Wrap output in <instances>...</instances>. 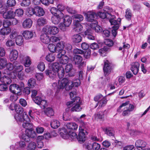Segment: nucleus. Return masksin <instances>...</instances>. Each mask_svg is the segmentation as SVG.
<instances>
[{
    "label": "nucleus",
    "mask_w": 150,
    "mask_h": 150,
    "mask_svg": "<svg viewBox=\"0 0 150 150\" xmlns=\"http://www.w3.org/2000/svg\"><path fill=\"white\" fill-rule=\"evenodd\" d=\"M146 145V142L142 140H137L135 143V146L137 148H139L142 149H144Z\"/></svg>",
    "instance_id": "17"
},
{
    "label": "nucleus",
    "mask_w": 150,
    "mask_h": 150,
    "mask_svg": "<svg viewBox=\"0 0 150 150\" xmlns=\"http://www.w3.org/2000/svg\"><path fill=\"white\" fill-rule=\"evenodd\" d=\"M69 58L67 56H63L60 60L61 64H64L68 62Z\"/></svg>",
    "instance_id": "53"
},
{
    "label": "nucleus",
    "mask_w": 150,
    "mask_h": 150,
    "mask_svg": "<svg viewBox=\"0 0 150 150\" xmlns=\"http://www.w3.org/2000/svg\"><path fill=\"white\" fill-rule=\"evenodd\" d=\"M83 59L81 56L75 55L74 56L73 59V62L76 65H79V66H82L83 62L82 63Z\"/></svg>",
    "instance_id": "16"
},
{
    "label": "nucleus",
    "mask_w": 150,
    "mask_h": 150,
    "mask_svg": "<svg viewBox=\"0 0 150 150\" xmlns=\"http://www.w3.org/2000/svg\"><path fill=\"white\" fill-rule=\"evenodd\" d=\"M72 82L69 80L67 79L64 78L62 80H59L58 84L57 83H53L52 86L56 89L55 95H57L60 91V89L65 88L67 91H69L72 88Z\"/></svg>",
    "instance_id": "1"
},
{
    "label": "nucleus",
    "mask_w": 150,
    "mask_h": 150,
    "mask_svg": "<svg viewBox=\"0 0 150 150\" xmlns=\"http://www.w3.org/2000/svg\"><path fill=\"white\" fill-rule=\"evenodd\" d=\"M103 12H99L97 14V16H98L104 19L105 18L108 19L110 18V17L112 16V18L115 17V15H113L114 11L111 8L108 6H105L104 8Z\"/></svg>",
    "instance_id": "4"
},
{
    "label": "nucleus",
    "mask_w": 150,
    "mask_h": 150,
    "mask_svg": "<svg viewBox=\"0 0 150 150\" xmlns=\"http://www.w3.org/2000/svg\"><path fill=\"white\" fill-rule=\"evenodd\" d=\"M42 98L39 96L35 97L33 99L35 103L39 105L40 103V102Z\"/></svg>",
    "instance_id": "61"
},
{
    "label": "nucleus",
    "mask_w": 150,
    "mask_h": 150,
    "mask_svg": "<svg viewBox=\"0 0 150 150\" xmlns=\"http://www.w3.org/2000/svg\"><path fill=\"white\" fill-rule=\"evenodd\" d=\"M139 65V63L137 62H135L132 64L131 70L134 75L137 74L138 73Z\"/></svg>",
    "instance_id": "19"
},
{
    "label": "nucleus",
    "mask_w": 150,
    "mask_h": 150,
    "mask_svg": "<svg viewBox=\"0 0 150 150\" xmlns=\"http://www.w3.org/2000/svg\"><path fill=\"white\" fill-rule=\"evenodd\" d=\"M22 35L25 39H29L33 37V33L32 31L25 30L23 32Z\"/></svg>",
    "instance_id": "25"
},
{
    "label": "nucleus",
    "mask_w": 150,
    "mask_h": 150,
    "mask_svg": "<svg viewBox=\"0 0 150 150\" xmlns=\"http://www.w3.org/2000/svg\"><path fill=\"white\" fill-rule=\"evenodd\" d=\"M90 27L97 32L100 33L102 31V28L100 26L94 23H91L90 24Z\"/></svg>",
    "instance_id": "27"
},
{
    "label": "nucleus",
    "mask_w": 150,
    "mask_h": 150,
    "mask_svg": "<svg viewBox=\"0 0 150 150\" xmlns=\"http://www.w3.org/2000/svg\"><path fill=\"white\" fill-rule=\"evenodd\" d=\"M15 44L14 41L11 39H8L6 43V45L8 47L14 46Z\"/></svg>",
    "instance_id": "55"
},
{
    "label": "nucleus",
    "mask_w": 150,
    "mask_h": 150,
    "mask_svg": "<svg viewBox=\"0 0 150 150\" xmlns=\"http://www.w3.org/2000/svg\"><path fill=\"white\" fill-rule=\"evenodd\" d=\"M125 16L126 18L128 20L131 19L132 16V13L131 11L129 9H127L125 12Z\"/></svg>",
    "instance_id": "49"
},
{
    "label": "nucleus",
    "mask_w": 150,
    "mask_h": 150,
    "mask_svg": "<svg viewBox=\"0 0 150 150\" xmlns=\"http://www.w3.org/2000/svg\"><path fill=\"white\" fill-rule=\"evenodd\" d=\"M18 99V96L16 93H13L10 96V100L12 101H16Z\"/></svg>",
    "instance_id": "64"
},
{
    "label": "nucleus",
    "mask_w": 150,
    "mask_h": 150,
    "mask_svg": "<svg viewBox=\"0 0 150 150\" xmlns=\"http://www.w3.org/2000/svg\"><path fill=\"white\" fill-rule=\"evenodd\" d=\"M36 13L35 14L37 16H43L45 13L43 9L41 7L37 6L35 8Z\"/></svg>",
    "instance_id": "30"
},
{
    "label": "nucleus",
    "mask_w": 150,
    "mask_h": 150,
    "mask_svg": "<svg viewBox=\"0 0 150 150\" xmlns=\"http://www.w3.org/2000/svg\"><path fill=\"white\" fill-rule=\"evenodd\" d=\"M58 73V76L59 79L62 78L64 75V70L63 67H61L60 69L57 72Z\"/></svg>",
    "instance_id": "50"
},
{
    "label": "nucleus",
    "mask_w": 150,
    "mask_h": 150,
    "mask_svg": "<svg viewBox=\"0 0 150 150\" xmlns=\"http://www.w3.org/2000/svg\"><path fill=\"white\" fill-rule=\"evenodd\" d=\"M85 116V115L83 114L78 119V121L80 123L79 128V133L77 138L78 141L80 142H83L85 141L86 135L88 133L86 130L87 127V124L81 120Z\"/></svg>",
    "instance_id": "2"
},
{
    "label": "nucleus",
    "mask_w": 150,
    "mask_h": 150,
    "mask_svg": "<svg viewBox=\"0 0 150 150\" xmlns=\"http://www.w3.org/2000/svg\"><path fill=\"white\" fill-rule=\"evenodd\" d=\"M46 75L50 78H54L57 74V72L52 70H48L45 71Z\"/></svg>",
    "instance_id": "31"
},
{
    "label": "nucleus",
    "mask_w": 150,
    "mask_h": 150,
    "mask_svg": "<svg viewBox=\"0 0 150 150\" xmlns=\"http://www.w3.org/2000/svg\"><path fill=\"white\" fill-rule=\"evenodd\" d=\"M0 31L3 35H6L8 34L11 32V28L9 27H4L1 28Z\"/></svg>",
    "instance_id": "33"
},
{
    "label": "nucleus",
    "mask_w": 150,
    "mask_h": 150,
    "mask_svg": "<svg viewBox=\"0 0 150 150\" xmlns=\"http://www.w3.org/2000/svg\"><path fill=\"white\" fill-rule=\"evenodd\" d=\"M9 89L12 93H18L20 91L18 85L16 84H13L10 85Z\"/></svg>",
    "instance_id": "20"
},
{
    "label": "nucleus",
    "mask_w": 150,
    "mask_h": 150,
    "mask_svg": "<svg viewBox=\"0 0 150 150\" xmlns=\"http://www.w3.org/2000/svg\"><path fill=\"white\" fill-rule=\"evenodd\" d=\"M21 138L25 141L28 142L30 141V138L25 132L21 136Z\"/></svg>",
    "instance_id": "52"
},
{
    "label": "nucleus",
    "mask_w": 150,
    "mask_h": 150,
    "mask_svg": "<svg viewBox=\"0 0 150 150\" xmlns=\"http://www.w3.org/2000/svg\"><path fill=\"white\" fill-rule=\"evenodd\" d=\"M106 133L109 136H114V132L113 129L111 128L107 129H106Z\"/></svg>",
    "instance_id": "63"
},
{
    "label": "nucleus",
    "mask_w": 150,
    "mask_h": 150,
    "mask_svg": "<svg viewBox=\"0 0 150 150\" xmlns=\"http://www.w3.org/2000/svg\"><path fill=\"white\" fill-rule=\"evenodd\" d=\"M33 23L32 20L30 18L26 19L23 22L22 25L24 28H30Z\"/></svg>",
    "instance_id": "24"
},
{
    "label": "nucleus",
    "mask_w": 150,
    "mask_h": 150,
    "mask_svg": "<svg viewBox=\"0 0 150 150\" xmlns=\"http://www.w3.org/2000/svg\"><path fill=\"white\" fill-rule=\"evenodd\" d=\"M45 113L48 117L52 116L54 114L53 109L50 108H48L45 110Z\"/></svg>",
    "instance_id": "41"
},
{
    "label": "nucleus",
    "mask_w": 150,
    "mask_h": 150,
    "mask_svg": "<svg viewBox=\"0 0 150 150\" xmlns=\"http://www.w3.org/2000/svg\"><path fill=\"white\" fill-rule=\"evenodd\" d=\"M74 105H75L71 109V112H79L80 111L82 108L80 106L81 102L80 101V97H77L74 101Z\"/></svg>",
    "instance_id": "10"
},
{
    "label": "nucleus",
    "mask_w": 150,
    "mask_h": 150,
    "mask_svg": "<svg viewBox=\"0 0 150 150\" xmlns=\"http://www.w3.org/2000/svg\"><path fill=\"white\" fill-rule=\"evenodd\" d=\"M73 20L75 21L79 22L82 21L83 19V17L81 14H74L72 16Z\"/></svg>",
    "instance_id": "32"
},
{
    "label": "nucleus",
    "mask_w": 150,
    "mask_h": 150,
    "mask_svg": "<svg viewBox=\"0 0 150 150\" xmlns=\"http://www.w3.org/2000/svg\"><path fill=\"white\" fill-rule=\"evenodd\" d=\"M25 132L28 135L30 138L34 139L36 137V134L32 128L29 129H25Z\"/></svg>",
    "instance_id": "21"
},
{
    "label": "nucleus",
    "mask_w": 150,
    "mask_h": 150,
    "mask_svg": "<svg viewBox=\"0 0 150 150\" xmlns=\"http://www.w3.org/2000/svg\"><path fill=\"white\" fill-rule=\"evenodd\" d=\"M62 19H63V23H60L59 27L62 30L64 31L66 30V27H69L71 23L72 19L69 16L64 15V14Z\"/></svg>",
    "instance_id": "7"
},
{
    "label": "nucleus",
    "mask_w": 150,
    "mask_h": 150,
    "mask_svg": "<svg viewBox=\"0 0 150 150\" xmlns=\"http://www.w3.org/2000/svg\"><path fill=\"white\" fill-rule=\"evenodd\" d=\"M14 68L15 69V72H13L12 73H13L14 76H15L17 74V73L18 72H21V71L23 69V67L22 66L19 65L18 66H14Z\"/></svg>",
    "instance_id": "37"
},
{
    "label": "nucleus",
    "mask_w": 150,
    "mask_h": 150,
    "mask_svg": "<svg viewBox=\"0 0 150 150\" xmlns=\"http://www.w3.org/2000/svg\"><path fill=\"white\" fill-rule=\"evenodd\" d=\"M94 100L95 101L98 102L96 105V107L99 105L98 108H99L104 106L107 102L106 98L100 94L96 96L94 98Z\"/></svg>",
    "instance_id": "8"
},
{
    "label": "nucleus",
    "mask_w": 150,
    "mask_h": 150,
    "mask_svg": "<svg viewBox=\"0 0 150 150\" xmlns=\"http://www.w3.org/2000/svg\"><path fill=\"white\" fill-rule=\"evenodd\" d=\"M65 43L63 41H61L58 42L56 45V47L58 52L63 49L64 47Z\"/></svg>",
    "instance_id": "36"
},
{
    "label": "nucleus",
    "mask_w": 150,
    "mask_h": 150,
    "mask_svg": "<svg viewBox=\"0 0 150 150\" xmlns=\"http://www.w3.org/2000/svg\"><path fill=\"white\" fill-rule=\"evenodd\" d=\"M15 15L19 17H21L23 15L24 11L21 8H18L16 9L15 12Z\"/></svg>",
    "instance_id": "48"
},
{
    "label": "nucleus",
    "mask_w": 150,
    "mask_h": 150,
    "mask_svg": "<svg viewBox=\"0 0 150 150\" xmlns=\"http://www.w3.org/2000/svg\"><path fill=\"white\" fill-rule=\"evenodd\" d=\"M28 86L31 88H33L36 85L35 80L34 79H30L28 81Z\"/></svg>",
    "instance_id": "44"
},
{
    "label": "nucleus",
    "mask_w": 150,
    "mask_h": 150,
    "mask_svg": "<svg viewBox=\"0 0 150 150\" xmlns=\"http://www.w3.org/2000/svg\"><path fill=\"white\" fill-rule=\"evenodd\" d=\"M112 16L110 17V18H109V21L111 25H113V26L112 27L115 28V29H118L119 28L120 24V23L121 20L120 19L117 21L115 20L114 19L115 18V17L112 18Z\"/></svg>",
    "instance_id": "14"
},
{
    "label": "nucleus",
    "mask_w": 150,
    "mask_h": 150,
    "mask_svg": "<svg viewBox=\"0 0 150 150\" xmlns=\"http://www.w3.org/2000/svg\"><path fill=\"white\" fill-rule=\"evenodd\" d=\"M47 21L46 19L43 18H39L37 21V23L39 25H43L47 23Z\"/></svg>",
    "instance_id": "47"
},
{
    "label": "nucleus",
    "mask_w": 150,
    "mask_h": 150,
    "mask_svg": "<svg viewBox=\"0 0 150 150\" xmlns=\"http://www.w3.org/2000/svg\"><path fill=\"white\" fill-rule=\"evenodd\" d=\"M37 67L41 71H44L45 68L44 63L43 62H40L38 65Z\"/></svg>",
    "instance_id": "56"
},
{
    "label": "nucleus",
    "mask_w": 150,
    "mask_h": 150,
    "mask_svg": "<svg viewBox=\"0 0 150 150\" xmlns=\"http://www.w3.org/2000/svg\"><path fill=\"white\" fill-rule=\"evenodd\" d=\"M18 56V52L15 49H13L10 52L9 55V58L11 61L15 60Z\"/></svg>",
    "instance_id": "15"
},
{
    "label": "nucleus",
    "mask_w": 150,
    "mask_h": 150,
    "mask_svg": "<svg viewBox=\"0 0 150 150\" xmlns=\"http://www.w3.org/2000/svg\"><path fill=\"white\" fill-rule=\"evenodd\" d=\"M47 101L44 100L42 99L40 104L41 108L42 109H44L47 105Z\"/></svg>",
    "instance_id": "58"
},
{
    "label": "nucleus",
    "mask_w": 150,
    "mask_h": 150,
    "mask_svg": "<svg viewBox=\"0 0 150 150\" xmlns=\"http://www.w3.org/2000/svg\"><path fill=\"white\" fill-rule=\"evenodd\" d=\"M16 4L15 0H8L6 4H4V5H6L8 7V8L9 7H12L15 6Z\"/></svg>",
    "instance_id": "46"
},
{
    "label": "nucleus",
    "mask_w": 150,
    "mask_h": 150,
    "mask_svg": "<svg viewBox=\"0 0 150 150\" xmlns=\"http://www.w3.org/2000/svg\"><path fill=\"white\" fill-rule=\"evenodd\" d=\"M55 59V56L52 54H49L47 55L45 57L46 60L49 62H52L54 61Z\"/></svg>",
    "instance_id": "40"
},
{
    "label": "nucleus",
    "mask_w": 150,
    "mask_h": 150,
    "mask_svg": "<svg viewBox=\"0 0 150 150\" xmlns=\"http://www.w3.org/2000/svg\"><path fill=\"white\" fill-rule=\"evenodd\" d=\"M23 41V39L22 36H18L16 37V42L17 45H21L22 44Z\"/></svg>",
    "instance_id": "42"
},
{
    "label": "nucleus",
    "mask_w": 150,
    "mask_h": 150,
    "mask_svg": "<svg viewBox=\"0 0 150 150\" xmlns=\"http://www.w3.org/2000/svg\"><path fill=\"white\" fill-rule=\"evenodd\" d=\"M111 64L107 60H104V64L103 70L105 76H107L110 74L111 70Z\"/></svg>",
    "instance_id": "11"
},
{
    "label": "nucleus",
    "mask_w": 150,
    "mask_h": 150,
    "mask_svg": "<svg viewBox=\"0 0 150 150\" xmlns=\"http://www.w3.org/2000/svg\"><path fill=\"white\" fill-rule=\"evenodd\" d=\"M71 40L74 44L78 43L81 41L82 37L79 34H75L72 36Z\"/></svg>",
    "instance_id": "23"
},
{
    "label": "nucleus",
    "mask_w": 150,
    "mask_h": 150,
    "mask_svg": "<svg viewBox=\"0 0 150 150\" xmlns=\"http://www.w3.org/2000/svg\"><path fill=\"white\" fill-rule=\"evenodd\" d=\"M59 31L58 28L55 26L47 25L42 29L43 33H46L49 34L55 35Z\"/></svg>",
    "instance_id": "9"
},
{
    "label": "nucleus",
    "mask_w": 150,
    "mask_h": 150,
    "mask_svg": "<svg viewBox=\"0 0 150 150\" xmlns=\"http://www.w3.org/2000/svg\"><path fill=\"white\" fill-rule=\"evenodd\" d=\"M63 16V13L62 12L57 15H54L51 18L52 22L55 24H57L61 21V19Z\"/></svg>",
    "instance_id": "13"
},
{
    "label": "nucleus",
    "mask_w": 150,
    "mask_h": 150,
    "mask_svg": "<svg viewBox=\"0 0 150 150\" xmlns=\"http://www.w3.org/2000/svg\"><path fill=\"white\" fill-rule=\"evenodd\" d=\"M31 64L30 59V57L27 56L25 57V62L24 65L26 67H28L30 66Z\"/></svg>",
    "instance_id": "54"
},
{
    "label": "nucleus",
    "mask_w": 150,
    "mask_h": 150,
    "mask_svg": "<svg viewBox=\"0 0 150 150\" xmlns=\"http://www.w3.org/2000/svg\"><path fill=\"white\" fill-rule=\"evenodd\" d=\"M85 37L90 40H94L95 39V37L93 35L91 32H90V30H87L84 32Z\"/></svg>",
    "instance_id": "35"
},
{
    "label": "nucleus",
    "mask_w": 150,
    "mask_h": 150,
    "mask_svg": "<svg viewBox=\"0 0 150 150\" xmlns=\"http://www.w3.org/2000/svg\"><path fill=\"white\" fill-rule=\"evenodd\" d=\"M20 119L16 120L18 124H20L21 123H23L22 125L23 127L25 129H29L32 128V124L30 122V120L26 112H24L21 115V117H20Z\"/></svg>",
    "instance_id": "3"
},
{
    "label": "nucleus",
    "mask_w": 150,
    "mask_h": 150,
    "mask_svg": "<svg viewBox=\"0 0 150 150\" xmlns=\"http://www.w3.org/2000/svg\"><path fill=\"white\" fill-rule=\"evenodd\" d=\"M36 145L34 142H30L28 145V148L29 150H33L36 147Z\"/></svg>",
    "instance_id": "57"
},
{
    "label": "nucleus",
    "mask_w": 150,
    "mask_h": 150,
    "mask_svg": "<svg viewBox=\"0 0 150 150\" xmlns=\"http://www.w3.org/2000/svg\"><path fill=\"white\" fill-rule=\"evenodd\" d=\"M8 10V7L6 5H4L3 8L0 9V13L3 14V16L5 19H11L15 16V13L12 11H6Z\"/></svg>",
    "instance_id": "6"
},
{
    "label": "nucleus",
    "mask_w": 150,
    "mask_h": 150,
    "mask_svg": "<svg viewBox=\"0 0 150 150\" xmlns=\"http://www.w3.org/2000/svg\"><path fill=\"white\" fill-rule=\"evenodd\" d=\"M105 112V111L99 112L95 115V118L96 119L103 120L104 118V115Z\"/></svg>",
    "instance_id": "29"
},
{
    "label": "nucleus",
    "mask_w": 150,
    "mask_h": 150,
    "mask_svg": "<svg viewBox=\"0 0 150 150\" xmlns=\"http://www.w3.org/2000/svg\"><path fill=\"white\" fill-rule=\"evenodd\" d=\"M87 21L92 22L97 18V14L93 11H88L85 14Z\"/></svg>",
    "instance_id": "12"
},
{
    "label": "nucleus",
    "mask_w": 150,
    "mask_h": 150,
    "mask_svg": "<svg viewBox=\"0 0 150 150\" xmlns=\"http://www.w3.org/2000/svg\"><path fill=\"white\" fill-rule=\"evenodd\" d=\"M61 130L62 134L63 133H64V135L63 137H65V138H68L69 131H68V130H67L64 128H62Z\"/></svg>",
    "instance_id": "60"
},
{
    "label": "nucleus",
    "mask_w": 150,
    "mask_h": 150,
    "mask_svg": "<svg viewBox=\"0 0 150 150\" xmlns=\"http://www.w3.org/2000/svg\"><path fill=\"white\" fill-rule=\"evenodd\" d=\"M42 33L40 36L41 41L45 44H48L49 42H50V38L48 35L49 34L46 33Z\"/></svg>",
    "instance_id": "18"
},
{
    "label": "nucleus",
    "mask_w": 150,
    "mask_h": 150,
    "mask_svg": "<svg viewBox=\"0 0 150 150\" xmlns=\"http://www.w3.org/2000/svg\"><path fill=\"white\" fill-rule=\"evenodd\" d=\"M7 64V60L5 58H0V69L4 68Z\"/></svg>",
    "instance_id": "43"
},
{
    "label": "nucleus",
    "mask_w": 150,
    "mask_h": 150,
    "mask_svg": "<svg viewBox=\"0 0 150 150\" xmlns=\"http://www.w3.org/2000/svg\"><path fill=\"white\" fill-rule=\"evenodd\" d=\"M35 9L32 8H29L27 10V13L30 16H32L34 14H35Z\"/></svg>",
    "instance_id": "62"
},
{
    "label": "nucleus",
    "mask_w": 150,
    "mask_h": 150,
    "mask_svg": "<svg viewBox=\"0 0 150 150\" xmlns=\"http://www.w3.org/2000/svg\"><path fill=\"white\" fill-rule=\"evenodd\" d=\"M74 30L77 32L81 31L83 29V27L82 25L78 22L74 21Z\"/></svg>",
    "instance_id": "28"
},
{
    "label": "nucleus",
    "mask_w": 150,
    "mask_h": 150,
    "mask_svg": "<svg viewBox=\"0 0 150 150\" xmlns=\"http://www.w3.org/2000/svg\"><path fill=\"white\" fill-rule=\"evenodd\" d=\"M67 129L69 130H76L78 128V125L74 122L67 123L66 125Z\"/></svg>",
    "instance_id": "26"
},
{
    "label": "nucleus",
    "mask_w": 150,
    "mask_h": 150,
    "mask_svg": "<svg viewBox=\"0 0 150 150\" xmlns=\"http://www.w3.org/2000/svg\"><path fill=\"white\" fill-rule=\"evenodd\" d=\"M1 82L4 83L5 84H9L12 82V80L9 75H3L1 79Z\"/></svg>",
    "instance_id": "22"
},
{
    "label": "nucleus",
    "mask_w": 150,
    "mask_h": 150,
    "mask_svg": "<svg viewBox=\"0 0 150 150\" xmlns=\"http://www.w3.org/2000/svg\"><path fill=\"white\" fill-rule=\"evenodd\" d=\"M30 4V0H23L21 3V5L23 7H26L29 6Z\"/></svg>",
    "instance_id": "51"
},
{
    "label": "nucleus",
    "mask_w": 150,
    "mask_h": 150,
    "mask_svg": "<svg viewBox=\"0 0 150 150\" xmlns=\"http://www.w3.org/2000/svg\"><path fill=\"white\" fill-rule=\"evenodd\" d=\"M92 150H98L100 147V144L96 142H94L92 143Z\"/></svg>",
    "instance_id": "59"
},
{
    "label": "nucleus",
    "mask_w": 150,
    "mask_h": 150,
    "mask_svg": "<svg viewBox=\"0 0 150 150\" xmlns=\"http://www.w3.org/2000/svg\"><path fill=\"white\" fill-rule=\"evenodd\" d=\"M60 125V122L58 120H53L51 123V127L54 129L57 128Z\"/></svg>",
    "instance_id": "39"
},
{
    "label": "nucleus",
    "mask_w": 150,
    "mask_h": 150,
    "mask_svg": "<svg viewBox=\"0 0 150 150\" xmlns=\"http://www.w3.org/2000/svg\"><path fill=\"white\" fill-rule=\"evenodd\" d=\"M62 67L60 66L58 63L55 62L52 64V69L53 71H54L56 72L60 69Z\"/></svg>",
    "instance_id": "38"
},
{
    "label": "nucleus",
    "mask_w": 150,
    "mask_h": 150,
    "mask_svg": "<svg viewBox=\"0 0 150 150\" xmlns=\"http://www.w3.org/2000/svg\"><path fill=\"white\" fill-rule=\"evenodd\" d=\"M16 144H17V147L18 148L19 150H23L26 145L25 142L22 140L17 142Z\"/></svg>",
    "instance_id": "34"
},
{
    "label": "nucleus",
    "mask_w": 150,
    "mask_h": 150,
    "mask_svg": "<svg viewBox=\"0 0 150 150\" xmlns=\"http://www.w3.org/2000/svg\"><path fill=\"white\" fill-rule=\"evenodd\" d=\"M48 48L49 51L52 53H54L57 51L56 46L52 44H49Z\"/></svg>",
    "instance_id": "45"
},
{
    "label": "nucleus",
    "mask_w": 150,
    "mask_h": 150,
    "mask_svg": "<svg viewBox=\"0 0 150 150\" xmlns=\"http://www.w3.org/2000/svg\"><path fill=\"white\" fill-rule=\"evenodd\" d=\"M9 108L12 110H15L16 113L14 116L16 120H19L20 119V117H21V115L23 112V108L14 103H11Z\"/></svg>",
    "instance_id": "5"
}]
</instances>
